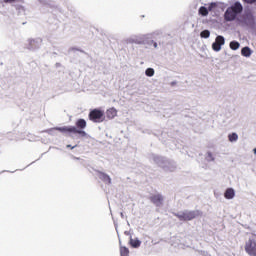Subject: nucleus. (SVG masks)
<instances>
[{
	"label": "nucleus",
	"mask_w": 256,
	"mask_h": 256,
	"mask_svg": "<svg viewBox=\"0 0 256 256\" xmlns=\"http://www.w3.org/2000/svg\"><path fill=\"white\" fill-rule=\"evenodd\" d=\"M98 177L105 183V185H111V176H109L107 173L98 171Z\"/></svg>",
	"instance_id": "12"
},
{
	"label": "nucleus",
	"mask_w": 256,
	"mask_h": 256,
	"mask_svg": "<svg viewBox=\"0 0 256 256\" xmlns=\"http://www.w3.org/2000/svg\"><path fill=\"white\" fill-rule=\"evenodd\" d=\"M55 131H60V133H63L64 135H71L73 133L74 135H80L81 137H87V132L83 130H78L75 126H64V127H55L48 130V133L50 135H55Z\"/></svg>",
	"instance_id": "3"
},
{
	"label": "nucleus",
	"mask_w": 256,
	"mask_h": 256,
	"mask_svg": "<svg viewBox=\"0 0 256 256\" xmlns=\"http://www.w3.org/2000/svg\"><path fill=\"white\" fill-rule=\"evenodd\" d=\"M225 45V37L222 35H218L215 38V41L212 43V49L213 51H215L216 53H219V51H221V47Z\"/></svg>",
	"instance_id": "9"
},
{
	"label": "nucleus",
	"mask_w": 256,
	"mask_h": 256,
	"mask_svg": "<svg viewBox=\"0 0 256 256\" xmlns=\"http://www.w3.org/2000/svg\"><path fill=\"white\" fill-rule=\"evenodd\" d=\"M146 39H153V34L132 35L126 39V43L130 45H144Z\"/></svg>",
	"instance_id": "5"
},
{
	"label": "nucleus",
	"mask_w": 256,
	"mask_h": 256,
	"mask_svg": "<svg viewBox=\"0 0 256 256\" xmlns=\"http://www.w3.org/2000/svg\"><path fill=\"white\" fill-rule=\"evenodd\" d=\"M165 198L161 194H154L150 196V201L155 205V207H163V201Z\"/></svg>",
	"instance_id": "10"
},
{
	"label": "nucleus",
	"mask_w": 256,
	"mask_h": 256,
	"mask_svg": "<svg viewBox=\"0 0 256 256\" xmlns=\"http://www.w3.org/2000/svg\"><path fill=\"white\" fill-rule=\"evenodd\" d=\"M215 7H217V3L212 2V3L208 6V10H209V11H213V9H215Z\"/></svg>",
	"instance_id": "26"
},
{
	"label": "nucleus",
	"mask_w": 256,
	"mask_h": 256,
	"mask_svg": "<svg viewBox=\"0 0 256 256\" xmlns=\"http://www.w3.org/2000/svg\"><path fill=\"white\" fill-rule=\"evenodd\" d=\"M151 159L156 165H158V167L164 169V171H170V173H173V171L177 169V164L175 163V161L169 160L163 156L153 154L151 156Z\"/></svg>",
	"instance_id": "2"
},
{
	"label": "nucleus",
	"mask_w": 256,
	"mask_h": 256,
	"mask_svg": "<svg viewBox=\"0 0 256 256\" xmlns=\"http://www.w3.org/2000/svg\"><path fill=\"white\" fill-rule=\"evenodd\" d=\"M149 39L151 38L144 39V44L142 45H148V47H151V45H153L154 40H149Z\"/></svg>",
	"instance_id": "25"
},
{
	"label": "nucleus",
	"mask_w": 256,
	"mask_h": 256,
	"mask_svg": "<svg viewBox=\"0 0 256 256\" xmlns=\"http://www.w3.org/2000/svg\"><path fill=\"white\" fill-rule=\"evenodd\" d=\"M229 46H230V49H232V51H237V49L241 47V44L238 41L233 40L230 42Z\"/></svg>",
	"instance_id": "18"
},
{
	"label": "nucleus",
	"mask_w": 256,
	"mask_h": 256,
	"mask_svg": "<svg viewBox=\"0 0 256 256\" xmlns=\"http://www.w3.org/2000/svg\"><path fill=\"white\" fill-rule=\"evenodd\" d=\"M66 147H67V149H75V147H77V145L71 146V144H68Z\"/></svg>",
	"instance_id": "31"
},
{
	"label": "nucleus",
	"mask_w": 256,
	"mask_h": 256,
	"mask_svg": "<svg viewBox=\"0 0 256 256\" xmlns=\"http://www.w3.org/2000/svg\"><path fill=\"white\" fill-rule=\"evenodd\" d=\"M72 51H75V48H71Z\"/></svg>",
	"instance_id": "36"
},
{
	"label": "nucleus",
	"mask_w": 256,
	"mask_h": 256,
	"mask_svg": "<svg viewBox=\"0 0 256 256\" xmlns=\"http://www.w3.org/2000/svg\"><path fill=\"white\" fill-rule=\"evenodd\" d=\"M224 197L225 199L231 200L235 198V189L233 188H228L226 189V191L224 192Z\"/></svg>",
	"instance_id": "14"
},
{
	"label": "nucleus",
	"mask_w": 256,
	"mask_h": 256,
	"mask_svg": "<svg viewBox=\"0 0 256 256\" xmlns=\"http://www.w3.org/2000/svg\"><path fill=\"white\" fill-rule=\"evenodd\" d=\"M171 85H172V86H173V85H177V82H172Z\"/></svg>",
	"instance_id": "34"
},
{
	"label": "nucleus",
	"mask_w": 256,
	"mask_h": 256,
	"mask_svg": "<svg viewBox=\"0 0 256 256\" xmlns=\"http://www.w3.org/2000/svg\"><path fill=\"white\" fill-rule=\"evenodd\" d=\"M17 0H0V3H15Z\"/></svg>",
	"instance_id": "29"
},
{
	"label": "nucleus",
	"mask_w": 256,
	"mask_h": 256,
	"mask_svg": "<svg viewBox=\"0 0 256 256\" xmlns=\"http://www.w3.org/2000/svg\"><path fill=\"white\" fill-rule=\"evenodd\" d=\"M56 67H61V63H56Z\"/></svg>",
	"instance_id": "33"
},
{
	"label": "nucleus",
	"mask_w": 256,
	"mask_h": 256,
	"mask_svg": "<svg viewBox=\"0 0 256 256\" xmlns=\"http://www.w3.org/2000/svg\"><path fill=\"white\" fill-rule=\"evenodd\" d=\"M206 161L208 162L215 161V157L213 156V153L207 152Z\"/></svg>",
	"instance_id": "24"
},
{
	"label": "nucleus",
	"mask_w": 256,
	"mask_h": 256,
	"mask_svg": "<svg viewBox=\"0 0 256 256\" xmlns=\"http://www.w3.org/2000/svg\"><path fill=\"white\" fill-rule=\"evenodd\" d=\"M162 34H163V32L161 30H156L153 33H148V35H152V37L155 35H162Z\"/></svg>",
	"instance_id": "27"
},
{
	"label": "nucleus",
	"mask_w": 256,
	"mask_h": 256,
	"mask_svg": "<svg viewBox=\"0 0 256 256\" xmlns=\"http://www.w3.org/2000/svg\"><path fill=\"white\" fill-rule=\"evenodd\" d=\"M242 23L253 29V27H255V16L253 15V12H245L242 16Z\"/></svg>",
	"instance_id": "8"
},
{
	"label": "nucleus",
	"mask_w": 256,
	"mask_h": 256,
	"mask_svg": "<svg viewBox=\"0 0 256 256\" xmlns=\"http://www.w3.org/2000/svg\"><path fill=\"white\" fill-rule=\"evenodd\" d=\"M200 37H201L202 39H209V37H211V31H209L208 29L203 30V31L200 33Z\"/></svg>",
	"instance_id": "21"
},
{
	"label": "nucleus",
	"mask_w": 256,
	"mask_h": 256,
	"mask_svg": "<svg viewBox=\"0 0 256 256\" xmlns=\"http://www.w3.org/2000/svg\"><path fill=\"white\" fill-rule=\"evenodd\" d=\"M199 14L202 15V17H207L209 15V8L205 6L200 7Z\"/></svg>",
	"instance_id": "20"
},
{
	"label": "nucleus",
	"mask_w": 256,
	"mask_h": 256,
	"mask_svg": "<svg viewBox=\"0 0 256 256\" xmlns=\"http://www.w3.org/2000/svg\"><path fill=\"white\" fill-rule=\"evenodd\" d=\"M243 3H247L248 5H253L254 3H256V0H242Z\"/></svg>",
	"instance_id": "28"
},
{
	"label": "nucleus",
	"mask_w": 256,
	"mask_h": 256,
	"mask_svg": "<svg viewBox=\"0 0 256 256\" xmlns=\"http://www.w3.org/2000/svg\"><path fill=\"white\" fill-rule=\"evenodd\" d=\"M241 55H242V57H247V58H249V57H251V55H253V50H251V49L249 48V46H245V47H243V48L241 49Z\"/></svg>",
	"instance_id": "16"
},
{
	"label": "nucleus",
	"mask_w": 256,
	"mask_h": 256,
	"mask_svg": "<svg viewBox=\"0 0 256 256\" xmlns=\"http://www.w3.org/2000/svg\"><path fill=\"white\" fill-rule=\"evenodd\" d=\"M106 117L108 119H115L117 117V109L115 108H110L106 111Z\"/></svg>",
	"instance_id": "17"
},
{
	"label": "nucleus",
	"mask_w": 256,
	"mask_h": 256,
	"mask_svg": "<svg viewBox=\"0 0 256 256\" xmlns=\"http://www.w3.org/2000/svg\"><path fill=\"white\" fill-rule=\"evenodd\" d=\"M241 13H243V4H241L239 1H236L224 12V21H235V19H237Z\"/></svg>",
	"instance_id": "1"
},
{
	"label": "nucleus",
	"mask_w": 256,
	"mask_h": 256,
	"mask_svg": "<svg viewBox=\"0 0 256 256\" xmlns=\"http://www.w3.org/2000/svg\"><path fill=\"white\" fill-rule=\"evenodd\" d=\"M87 127V121H85V119L80 118L76 121V129L78 131H84L83 129H85Z\"/></svg>",
	"instance_id": "13"
},
{
	"label": "nucleus",
	"mask_w": 256,
	"mask_h": 256,
	"mask_svg": "<svg viewBox=\"0 0 256 256\" xmlns=\"http://www.w3.org/2000/svg\"><path fill=\"white\" fill-rule=\"evenodd\" d=\"M76 160H79V158H75Z\"/></svg>",
	"instance_id": "37"
},
{
	"label": "nucleus",
	"mask_w": 256,
	"mask_h": 256,
	"mask_svg": "<svg viewBox=\"0 0 256 256\" xmlns=\"http://www.w3.org/2000/svg\"><path fill=\"white\" fill-rule=\"evenodd\" d=\"M120 217H121L122 219H125V214H123V212H121V213H120Z\"/></svg>",
	"instance_id": "32"
},
{
	"label": "nucleus",
	"mask_w": 256,
	"mask_h": 256,
	"mask_svg": "<svg viewBox=\"0 0 256 256\" xmlns=\"http://www.w3.org/2000/svg\"><path fill=\"white\" fill-rule=\"evenodd\" d=\"M120 256H129V248L125 246L120 247Z\"/></svg>",
	"instance_id": "22"
},
{
	"label": "nucleus",
	"mask_w": 256,
	"mask_h": 256,
	"mask_svg": "<svg viewBox=\"0 0 256 256\" xmlns=\"http://www.w3.org/2000/svg\"><path fill=\"white\" fill-rule=\"evenodd\" d=\"M129 243L133 249H139L141 247V240L139 238L133 239V237H130Z\"/></svg>",
	"instance_id": "15"
},
{
	"label": "nucleus",
	"mask_w": 256,
	"mask_h": 256,
	"mask_svg": "<svg viewBox=\"0 0 256 256\" xmlns=\"http://www.w3.org/2000/svg\"><path fill=\"white\" fill-rule=\"evenodd\" d=\"M145 75H146V77H153V75H155V69L147 68L145 70Z\"/></svg>",
	"instance_id": "23"
},
{
	"label": "nucleus",
	"mask_w": 256,
	"mask_h": 256,
	"mask_svg": "<svg viewBox=\"0 0 256 256\" xmlns=\"http://www.w3.org/2000/svg\"><path fill=\"white\" fill-rule=\"evenodd\" d=\"M89 119L93 121V123H103V121H105V112L97 108L93 109L89 113Z\"/></svg>",
	"instance_id": "7"
},
{
	"label": "nucleus",
	"mask_w": 256,
	"mask_h": 256,
	"mask_svg": "<svg viewBox=\"0 0 256 256\" xmlns=\"http://www.w3.org/2000/svg\"><path fill=\"white\" fill-rule=\"evenodd\" d=\"M152 45H153L154 49L159 48V44L157 42H155V40H154V42H152Z\"/></svg>",
	"instance_id": "30"
},
{
	"label": "nucleus",
	"mask_w": 256,
	"mask_h": 256,
	"mask_svg": "<svg viewBox=\"0 0 256 256\" xmlns=\"http://www.w3.org/2000/svg\"><path fill=\"white\" fill-rule=\"evenodd\" d=\"M228 140L230 141V143H236V141L239 140V135H237V133L233 132L228 135Z\"/></svg>",
	"instance_id": "19"
},
{
	"label": "nucleus",
	"mask_w": 256,
	"mask_h": 256,
	"mask_svg": "<svg viewBox=\"0 0 256 256\" xmlns=\"http://www.w3.org/2000/svg\"><path fill=\"white\" fill-rule=\"evenodd\" d=\"M41 43H43L41 38L30 39L28 40V49L30 51H35V49H39V47H41Z\"/></svg>",
	"instance_id": "11"
},
{
	"label": "nucleus",
	"mask_w": 256,
	"mask_h": 256,
	"mask_svg": "<svg viewBox=\"0 0 256 256\" xmlns=\"http://www.w3.org/2000/svg\"><path fill=\"white\" fill-rule=\"evenodd\" d=\"M253 153H254V155H256V148L253 149Z\"/></svg>",
	"instance_id": "35"
},
{
	"label": "nucleus",
	"mask_w": 256,
	"mask_h": 256,
	"mask_svg": "<svg viewBox=\"0 0 256 256\" xmlns=\"http://www.w3.org/2000/svg\"><path fill=\"white\" fill-rule=\"evenodd\" d=\"M245 251L249 256H256V235L252 234L245 243Z\"/></svg>",
	"instance_id": "6"
},
{
	"label": "nucleus",
	"mask_w": 256,
	"mask_h": 256,
	"mask_svg": "<svg viewBox=\"0 0 256 256\" xmlns=\"http://www.w3.org/2000/svg\"><path fill=\"white\" fill-rule=\"evenodd\" d=\"M175 217L179 219V221H193L196 217L201 215V211L199 210H184L178 213H174Z\"/></svg>",
	"instance_id": "4"
}]
</instances>
